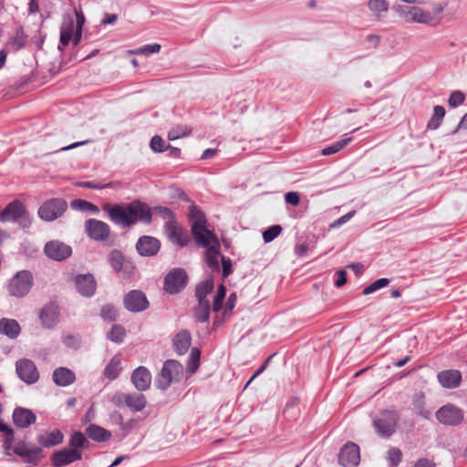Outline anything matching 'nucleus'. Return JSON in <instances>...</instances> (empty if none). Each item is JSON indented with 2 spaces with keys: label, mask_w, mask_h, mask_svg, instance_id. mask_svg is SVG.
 I'll return each mask as SVG.
<instances>
[{
  "label": "nucleus",
  "mask_w": 467,
  "mask_h": 467,
  "mask_svg": "<svg viewBox=\"0 0 467 467\" xmlns=\"http://www.w3.org/2000/svg\"><path fill=\"white\" fill-rule=\"evenodd\" d=\"M117 183H118V182H109V183H106V184L100 185V184L96 183V182H81V183H80V186H81V187H84V188L99 190V189H104V188H111V187H113L114 185H116Z\"/></svg>",
  "instance_id": "nucleus-54"
},
{
  "label": "nucleus",
  "mask_w": 467,
  "mask_h": 467,
  "mask_svg": "<svg viewBox=\"0 0 467 467\" xmlns=\"http://www.w3.org/2000/svg\"><path fill=\"white\" fill-rule=\"evenodd\" d=\"M200 357H201L200 350L197 348H193L191 350V354H190V357L187 361V369L191 374L194 373L198 369L199 363H200Z\"/></svg>",
  "instance_id": "nucleus-39"
},
{
  "label": "nucleus",
  "mask_w": 467,
  "mask_h": 467,
  "mask_svg": "<svg viewBox=\"0 0 467 467\" xmlns=\"http://www.w3.org/2000/svg\"><path fill=\"white\" fill-rule=\"evenodd\" d=\"M85 232L88 236L95 241H106L110 235V227L103 221L88 219L85 222Z\"/></svg>",
  "instance_id": "nucleus-10"
},
{
  "label": "nucleus",
  "mask_w": 467,
  "mask_h": 467,
  "mask_svg": "<svg viewBox=\"0 0 467 467\" xmlns=\"http://www.w3.org/2000/svg\"><path fill=\"white\" fill-rule=\"evenodd\" d=\"M117 315V309L112 305H105L100 311L101 317L109 322L116 320Z\"/></svg>",
  "instance_id": "nucleus-48"
},
{
  "label": "nucleus",
  "mask_w": 467,
  "mask_h": 467,
  "mask_svg": "<svg viewBox=\"0 0 467 467\" xmlns=\"http://www.w3.org/2000/svg\"><path fill=\"white\" fill-rule=\"evenodd\" d=\"M67 208V203L60 198L46 201L38 209V216L46 222H52L62 216Z\"/></svg>",
  "instance_id": "nucleus-6"
},
{
  "label": "nucleus",
  "mask_w": 467,
  "mask_h": 467,
  "mask_svg": "<svg viewBox=\"0 0 467 467\" xmlns=\"http://www.w3.org/2000/svg\"><path fill=\"white\" fill-rule=\"evenodd\" d=\"M76 288L83 296H92L95 294L97 284L90 274L79 275L75 278Z\"/></svg>",
  "instance_id": "nucleus-19"
},
{
  "label": "nucleus",
  "mask_w": 467,
  "mask_h": 467,
  "mask_svg": "<svg viewBox=\"0 0 467 467\" xmlns=\"http://www.w3.org/2000/svg\"><path fill=\"white\" fill-rule=\"evenodd\" d=\"M389 283H390V280L389 278L378 279V280L374 281L373 283H371L367 287H365L363 289L362 293L365 296L370 295V294L376 292L377 290H379L380 288L388 286Z\"/></svg>",
  "instance_id": "nucleus-41"
},
{
  "label": "nucleus",
  "mask_w": 467,
  "mask_h": 467,
  "mask_svg": "<svg viewBox=\"0 0 467 467\" xmlns=\"http://www.w3.org/2000/svg\"><path fill=\"white\" fill-rule=\"evenodd\" d=\"M360 461L359 448L353 442H348L340 450L338 462L344 467H356Z\"/></svg>",
  "instance_id": "nucleus-12"
},
{
  "label": "nucleus",
  "mask_w": 467,
  "mask_h": 467,
  "mask_svg": "<svg viewBox=\"0 0 467 467\" xmlns=\"http://www.w3.org/2000/svg\"><path fill=\"white\" fill-rule=\"evenodd\" d=\"M150 147L154 152H162L166 150L165 142L161 136L155 135L151 138Z\"/></svg>",
  "instance_id": "nucleus-53"
},
{
  "label": "nucleus",
  "mask_w": 467,
  "mask_h": 467,
  "mask_svg": "<svg viewBox=\"0 0 467 467\" xmlns=\"http://www.w3.org/2000/svg\"><path fill=\"white\" fill-rule=\"evenodd\" d=\"M87 443H88V441L81 432H75L69 441V445L72 447V450L84 448Z\"/></svg>",
  "instance_id": "nucleus-45"
},
{
  "label": "nucleus",
  "mask_w": 467,
  "mask_h": 467,
  "mask_svg": "<svg viewBox=\"0 0 467 467\" xmlns=\"http://www.w3.org/2000/svg\"><path fill=\"white\" fill-rule=\"evenodd\" d=\"M193 317L198 322H207L210 317L209 301H198V305L193 309Z\"/></svg>",
  "instance_id": "nucleus-32"
},
{
  "label": "nucleus",
  "mask_w": 467,
  "mask_h": 467,
  "mask_svg": "<svg viewBox=\"0 0 467 467\" xmlns=\"http://www.w3.org/2000/svg\"><path fill=\"white\" fill-rule=\"evenodd\" d=\"M445 113V109L442 106H435L433 109V115L429 120L427 128L429 130H437L440 127Z\"/></svg>",
  "instance_id": "nucleus-35"
},
{
  "label": "nucleus",
  "mask_w": 467,
  "mask_h": 467,
  "mask_svg": "<svg viewBox=\"0 0 467 467\" xmlns=\"http://www.w3.org/2000/svg\"><path fill=\"white\" fill-rule=\"evenodd\" d=\"M236 300H237L236 295L234 293H232L229 296L227 302L225 304L224 314L232 312V310L235 306Z\"/></svg>",
  "instance_id": "nucleus-61"
},
{
  "label": "nucleus",
  "mask_w": 467,
  "mask_h": 467,
  "mask_svg": "<svg viewBox=\"0 0 467 467\" xmlns=\"http://www.w3.org/2000/svg\"><path fill=\"white\" fill-rule=\"evenodd\" d=\"M388 461L389 462V464L392 467L398 466L399 463L401 462L402 453L400 450L397 448H391L388 451Z\"/></svg>",
  "instance_id": "nucleus-52"
},
{
  "label": "nucleus",
  "mask_w": 467,
  "mask_h": 467,
  "mask_svg": "<svg viewBox=\"0 0 467 467\" xmlns=\"http://www.w3.org/2000/svg\"><path fill=\"white\" fill-rule=\"evenodd\" d=\"M136 248L142 256H153L159 252L161 243L155 237L144 235L138 240Z\"/></svg>",
  "instance_id": "nucleus-17"
},
{
  "label": "nucleus",
  "mask_w": 467,
  "mask_h": 467,
  "mask_svg": "<svg viewBox=\"0 0 467 467\" xmlns=\"http://www.w3.org/2000/svg\"><path fill=\"white\" fill-rule=\"evenodd\" d=\"M124 257L121 252L118 250H113L110 252L109 255V262L111 265V267L116 272H120L123 265Z\"/></svg>",
  "instance_id": "nucleus-40"
},
{
  "label": "nucleus",
  "mask_w": 467,
  "mask_h": 467,
  "mask_svg": "<svg viewBox=\"0 0 467 467\" xmlns=\"http://www.w3.org/2000/svg\"><path fill=\"white\" fill-rule=\"evenodd\" d=\"M126 405L134 411H140L146 407V398L140 393L128 394Z\"/></svg>",
  "instance_id": "nucleus-31"
},
{
  "label": "nucleus",
  "mask_w": 467,
  "mask_h": 467,
  "mask_svg": "<svg viewBox=\"0 0 467 467\" xmlns=\"http://www.w3.org/2000/svg\"><path fill=\"white\" fill-rule=\"evenodd\" d=\"M436 418L441 424L455 426L462 421L463 413L458 407L452 404H447L437 410Z\"/></svg>",
  "instance_id": "nucleus-9"
},
{
  "label": "nucleus",
  "mask_w": 467,
  "mask_h": 467,
  "mask_svg": "<svg viewBox=\"0 0 467 467\" xmlns=\"http://www.w3.org/2000/svg\"><path fill=\"white\" fill-rule=\"evenodd\" d=\"M75 31L76 26L73 18L71 16L65 17L60 27V41L58 46L60 50L68 45Z\"/></svg>",
  "instance_id": "nucleus-24"
},
{
  "label": "nucleus",
  "mask_w": 467,
  "mask_h": 467,
  "mask_svg": "<svg viewBox=\"0 0 467 467\" xmlns=\"http://www.w3.org/2000/svg\"><path fill=\"white\" fill-rule=\"evenodd\" d=\"M0 220L4 223L17 222L23 227H28L31 223L26 207L19 201L10 202L0 213Z\"/></svg>",
  "instance_id": "nucleus-5"
},
{
  "label": "nucleus",
  "mask_w": 467,
  "mask_h": 467,
  "mask_svg": "<svg viewBox=\"0 0 467 467\" xmlns=\"http://www.w3.org/2000/svg\"><path fill=\"white\" fill-rule=\"evenodd\" d=\"M222 267H223V277H227L232 272V262L230 258L223 255L221 256Z\"/></svg>",
  "instance_id": "nucleus-57"
},
{
  "label": "nucleus",
  "mask_w": 467,
  "mask_h": 467,
  "mask_svg": "<svg viewBox=\"0 0 467 467\" xmlns=\"http://www.w3.org/2000/svg\"><path fill=\"white\" fill-rule=\"evenodd\" d=\"M352 140L351 137H347L341 140H338L328 147H326L322 150V154L325 156H328L331 154H335L344 149L350 141Z\"/></svg>",
  "instance_id": "nucleus-37"
},
{
  "label": "nucleus",
  "mask_w": 467,
  "mask_h": 467,
  "mask_svg": "<svg viewBox=\"0 0 467 467\" xmlns=\"http://www.w3.org/2000/svg\"><path fill=\"white\" fill-rule=\"evenodd\" d=\"M414 404L417 408L418 413L422 416L423 418H428L430 415V412L428 410H425L423 408L424 404V395L422 393H417L414 396Z\"/></svg>",
  "instance_id": "nucleus-51"
},
{
  "label": "nucleus",
  "mask_w": 467,
  "mask_h": 467,
  "mask_svg": "<svg viewBox=\"0 0 467 467\" xmlns=\"http://www.w3.org/2000/svg\"><path fill=\"white\" fill-rule=\"evenodd\" d=\"M16 371L18 378L28 385L34 384L39 379L36 366L30 359H18L16 363Z\"/></svg>",
  "instance_id": "nucleus-8"
},
{
  "label": "nucleus",
  "mask_w": 467,
  "mask_h": 467,
  "mask_svg": "<svg viewBox=\"0 0 467 467\" xmlns=\"http://www.w3.org/2000/svg\"><path fill=\"white\" fill-rule=\"evenodd\" d=\"M285 201L292 205H298L300 202L299 194L296 192H288L285 195Z\"/></svg>",
  "instance_id": "nucleus-58"
},
{
  "label": "nucleus",
  "mask_w": 467,
  "mask_h": 467,
  "mask_svg": "<svg viewBox=\"0 0 467 467\" xmlns=\"http://www.w3.org/2000/svg\"><path fill=\"white\" fill-rule=\"evenodd\" d=\"M432 16L431 13L426 12L423 9L417 6L410 7L406 14L407 23L430 24Z\"/></svg>",
  "instance_id": "nucleus-26"
},
{
  "label": "nucleus",
  "mask_w": 467,
  "mask_h": 467,
  "mask_svg": "<svg viewBox=\"0 0 467 467\" xmlns=\"http://www.w3.org/2000/svg\"><path fill=\"white\" fill-rule=\"evenodd\" d=\"M42 457V450L38 447H30L22 458L29 463L36 464Z\"/></svg>",
  "instance_id": "nucleus-44"
},
{
  "label": "nucleus",
  "mask_w": 467,
  "mask_h": 467,
  "mask_svg": "<svg viewBox=\"0 0 467 467\" xmlns=\"http://www.w3.org/2000/svg\"><path fill=\"white\" fill-rule=\"evenodd\" d=\"M213 289V279L212 277L199 284L195 290L198 301H209L206 297Z\"/></svg>",
  "instance_id": "nucleus-34"
},
{
  "label": "nucleus",
  "mask_w": 467,
  "mask_h": 467,
  "mask_svg": "<svg viewBox=\"0 0 467 467\" xmlns=\"http://www.w3.org/2000/svg\"><path fill=\"white\" fill-rule=\"evenodd\" d=\"M52 378L55 384L60 387L69 386L76 379L74 372L64 367L56 368L53 372Z\"/></svg>",
  "instance_id": "nucleus-25"
},
{
  "label": "nucleus",
  "mask_w": 467,
  "mask_h": 467,
  "mask_svg": "<svg viewBox=\"0 0 467 467\" xmlns=\"http://www.w3.org/2000/svg\"><path fill=\"white\" fill-rule=\"evenodd\" d=\"M192 337L188 331H180L173 338L174 349L178 355L186 353L191 346Z\"/></svg>",
  "instance_id": "nucleus-27"
},
{
  "label": "nucleus",
  "mask_w": 467,
  "mask_h": 467,
  "mask_svg": "<svg viewBox=\"0 0 467 467\" xmlns=\"http://www.w3.org/2000/svg\"><path fill=\"white\" fill-rule=\"evenodd\" d=\"M355 214V211H351L349 213H348L347 214L339 217L337 220H336L333 223H332V227H337V226H340L342 224H344L345 223H347L353 215Z\"/></svg>",
  "instance_id": "nucleus-62"
},
{
  "label": "nucleus",
  "mask_w": 467,
  "mask_h": 467,
  "mask_svg": "<svg viewBox=\"0 0 467 467\" xmlns=\"http://www.w3.org/2000/svg\"><path fill=\"white\" fill-rule=\"evenodd\" d=\"M465 100V95L460 91H452L449 97L448 103L451 108H456L462 105Z\"/></svg>",
  "instance_id": "nucleus-50"
},
{
  "label": "nucleus",
  "mask_w": 467,
  "mask_h": 467,
  "mask_svg": "<svg viewBox=\"0 0 467 467\" xmlns=\"http://www.w3.org/2000/svg\"><path fill=\"white\" fill-rule=\"evenodd\" d=\"M161 50V45L159 44H151V45H146L142 47H140L136 50L130 51L132 54L136 55H150L154 53H158Z\"/></svg>",
  "instance_id": "nucleus-49"
},
{
  "label": "nucleus",
  "mask_w": 467,
  "mask_h": 467,
  "mask_svg": "<svg viewBox=\"0 0 467 467\" xmlns=\"http://www.w3.org/2000/svg\"><path fill=\"white\" fill-rule=\"evenodd\" d=\"M183 374L182 365L175 359H168L156 378V387L161 390L167 389L173 382L179 381Z\"/></svg>",
  "instance_id": "nucleus-3"
},
{
  "label": "nucleus",
  "mask_w": 467,
  "mask_h": 467,
  "mask_svg": "<svg viewBox=\"0 0 467 467\" xmlns=\"http://www.w3.org/2000/svg\"><path fill=\"white\" fill-rule=\"evenodd\" d=\"M155 212L167 221L175 220L173 213L167 207H156Z\"/></svg>",
  "instance_id": "nucleus-56"
},
{
  "label": "nucleus",
  "mask_w": 467,
  "mask_h": 467,
  "mask_svg": "<svg viewBox=\"0 0 467 467\" xmlns=\"http://www.w3.org/2000/svg\"><path fill=\"white\" fill-rule=\"evenodd\" d=\"M81 459V452L78 450H61L56 451L52 457V463L55 467H62Z\"/></svg>",
  "instance_id": "nucleus-20"
},
{
  "label": "nucleus",
  "mask_w": 467,
  "mask_h": 467,
  "mask_svg": "<svg viewBox=\"0 0 467 467\" xmlns=\"http://www.w3.org/2000/svg\"><path fill=\"white\" fill-rule=\"evenodd\" d=\"M213 239L209 240V244L204 247L207 248L205 253V262L208 267L213 272L220 271L219 256H220V243L217 237L213 234Z\"/></svg>",
  "instance_id": "nucleus-16"
},
{
  "label": "nucleus",
  "mask_w": 467,
  "mask_h": 467,
  "mask_svg": "<svg viewBox=\"0 0 467 467\" xmlns=\"http://www.w3.org/2000/svg\"><path fill=\"white\" fill-rule=\"evenodd\" d=\"M0 334L9 338H16L20 334V326L15 319L2 318L0 319Z\"/></svg>",
  "instance_id": "nucleus-28"
},
{
  "label": "nucleus",
  "mask_w": 467,
  "mask_h": 467,
  "mask_svg": "<svg viewBox=\"0 0 467 467\" xmlns=\"http://www.w3.org/2000/svg\"><path fill=\"white\" fill-rule=\"evenodd\" d=\"M337 281L335 282V285L337 287H340L342 286L343 285L346 284L347 282V278H346V271L345 270H338L337 272Z\"/></svg>",
  "instance_id": "nucleus-63"
},
{
  "label": "nucleus",
  "mask_w": 467,
  "mask_h": 467,
  "mask_svg": "<svg viewBox=\"0 0 467 467\" xmlns=\"http://www.w3.org/2000/svg\"><path fill=\"white\" fill-rule=\"evenodd\" d=\"M282 232V227L278 224L272 225L263 233L265 243H270L276 238Z\"/></svg>",
  "instance_id": "nucleus-47"
},
{
  "label": "nucleus",
  "mask_w": 467,
  "mask_h": 467,
  "mask_svg": "<svg viewBox=\"0 0 467 467\" xmlns=\"http://www.w3.org/2000/svg\"><path fill=\"white\" fill-rule=\"evenodd\" d=\"M71 206L73 208L79 209L81 211H88L93 213H97L99 211L97 205L84 200H74L71 202Z\"/></svg>",
  "instance_id": "nucleus-43"
},
{
  "label": "nucleus",
  "mask_w": 467,
  "mask_h": 467,
  "mask_svg": "<svg viewBox=\"0 0 467 467\" xmlns=\"http://www.w3.org/2000/svg\"><path fill=\"white\" fill-rule=\"evenodd\" d=\"M29 448L25 441H19L13 447V451L16 455L23 457Z\"/></svg>",
  "instance_id": "nucleus-59"
},
{
  "label": "nucleus",
  "mask_w": 467,
  "mask_h": 467,
  "mask_svg": "<svg viewBox=\"0 0 467 467\" xmlns=\"http://www.w3.org/2000/svg\"><path fill=\"white\" fill-rule=\"evenodd\" d=\"M126 337V331L124 327L120 325H114L108 334V338L115 343H121L123 342L124 338Z\"/></svg>",
  "instance_id": "nucleus-38"
},
{
  "label": "nucleus",
  "mask_w": 467,
  "mask_h": 467,
  "mask_svg": "<svg viewBox=\"0 0 467 467\" xmlns=\"http://www.w3.org/2000/svg\"><path fill=\"white\" fill-rule=\"evenodd\" d=\"M14 423L19 428H27L36 422V415L25 408H16L13 412Z\"/></svg>",
  "instance_id": "nucleus-23"
},
{
  "label": "nucleus",
  "mask_w": 467,
  "mask_h": 467,
  "mask_svg": "<svg viewBox=\"0 0 467 467\" xmlns=\"http://www.w3.org/2000/svg\"><path fill=\"white\" fill-rule=\"evenodd\" d=\"M47 257L55 261H62L70 256L71 247L59 241H50L45 246Z\"/></svg>",
  "instance_id": "nucleus-13"
},
{
  "label": "nucleus",
  "mask_w": 467,
  "mask_h": 467,
  "mask_svg": "<svg viewBox=\"0 0 467 467\" xmlns=\"http://www.w3.org/2000/svg\"><path fill=\"white\" fill-rule=\"evenodd\" d=\"M59 315L57 305L53 303L46 305L39 312L42 326L47 329L55 327L59 321Z\"/></svg>",
  "instance_id": "nucleus-15"
},
{
  "label": "nucleus",
  "mask_w": 467,
  "mask_h": 467,
  "mask_svg": "<svg viewBox=\"0 0 467 467\" xmlns=\"http://www.w3.org/2000/svg\"><path fill=\"white\" fill-rule=\"evenodd\" d=\"M399 420L398 412L394 410H384L378 419L374 420L373 425L380 436L388 438L395 432Z\"/></svg>",
  "instance_id": "nucleus-7"
},
{
  "label": "nucleus",
  "mask_w": 467,
  "mask_h": 467,
  "mask_svg": "<svg viewBox=\"0 0 467 467\" xmlns=\"http://www.w3.org/2000/svg\"><path fill=\"white\" fill-rule=\"evenodd\" d=\"M63 342L67 347L78 348L80 345V338L75 335H65L63 337Z\"/></svg>",
  "instance_id": "nucleus-55"
},
{
  "label": "nucleus",
  "mask_w": 467,
  "mask_h": 467,
  "mask_svg": "<svg viewBox=\"0 0 467 467\" xmlns=\"http://www.w3.org/2000/svg\"><path fill=\"white\" fill-rule=\"evenodd\" d=\"M437 378L441 385L446 389H455L462 381V374L456 369L443 370L438 374Z\"/></svg>",
  "instance_id": "nucleus-22"
},
{
  "label": "nucleus",
  "mask_w": 467,
  "mask_h": 467,
  "mask_svg": "<svg viewBox=\"0 0 467 467\" xmlns=\"http://www.w3.org/2000/svg\"><path fill=\"white\" fill-rule=\"evenodd\" d=\"M368 6L369 10L376 16H379L381 13L386 12L389 8V5L385 0H369Z\"/></svg>",
  "instance_id": "nucleus-42"
},
{
  "label": "nucleus",
  "mask_w": 467,
  "mask_h": 467,
  "mask_svg": "<svg viewBox=\"0 0 467 467\" xmlns=\"http://www.w3.org/2000/svg\"><path fill=\"white\" fill-rule=\"evenodd\" d=\"M413 467H435V464L427 459H420Z\"/></svg>",
  "instance_id": "nucleus-64"
},
{
  "label": "nucleus",
  "mask_w": 467,
  "mask_h": 467,
  "mask_svg": "<svg viewBox=\"0 0 467 467\" xmlns=\"http://www.w3.org/2000/svg\"><path fill=\"white\" fill-rule=\"evenodd\" d=\"M127 395L128 394H124V393H120V392H118V393H115L111 398H110V401L116 405V406H120L122 405L123 403L126 404L127 402Z\"/></svg>",
  "instance_id": "nucleus-60"
},
{
  "label": "nucleus",
  "mask_w": 467,
  "mask_h": 467,
  "mask_svg": "<svg viewBox=\"0 0 467 467\" xmlns=\"http://www.w3.org/2000/svg\"><path fill=\"white\" fill-rule=\"evenodd\" d=\"M102 210L108 213L111 222L124 228L135 224L138 221L147 223L151 221L150 209L140 201H133L126 205L105 203Z\"/></svg>",
  "instance_id": "nucleus-1"
},
{
  "label": "nucleus",
  "mask_w": 467,
  "mask_h": 467,
  "mask_svg": "<svg viewBox=\"0 0 467 467\" xmlns=\"http://www.w3.org/2000/svg\"><path fill=\"white\" fill-rule=\"evenodd\" d=\"M33 285V275L29 271L17 272L7 285L10 296L20 298L26 296Z\"/></svg>",
  "instance_id": "nucleus-4"
},
{
  "label": "nucleus",
  "mask_w": 467,
  "mask_h": 467,
  "mask_svg": "<svg viewBox=\"0 0 467 467\" xmlns=\"http://www.w3.org/2000/svg\"><path fill=\"white\" fill-rule=\"evenodd\" d=\"M187 283V275L184 270L176 268L171 271L164 281V288L170 294H176L182 289Z\"/></svg>",
  "instance_id": "nucleus-11"
},
{
  "label": "nucleus",
  "mask_w": 467,
  "mask_h": 467,
  "mask_svg": "<svg viewBox=\"0 0 467 467\" xmlns=\"http://www.w3.org/2000/svg\"><path fill=\"white\" fill-rule=\"evenodd\" d=\"M189 217L192 221V234L199 246H205L209 244V240H214V234L207 229L205 215L199 208L191 205Z\"/></svg>",
  "instance_id": "nucleus-2"
},
{
  "label": "nucleus",
  "mask_w": 467,
  "mask_h": 467,
  "mask_svg": "<svg viewBox=\"0 0 467 467\" xmlns=\"http://www.w3.org/2000/svg\"><path fill=\"white\" fill-rule=\"evenodd\" d=\"M125 307L131 312H140L148 307L145 295L138 290L130 291L124 298Z\"/></svg>",
  "instance_id": "nucleus-14"
},
{
  "label": "nucleus",
  "mask_w": 467,
  "mask_h": 467,
  "mask_svg": "<svg viewBox=\"0 0 467 467\" xmlns=\"http://www.w3.org/2000/svg\"><path fill=\"white\" fill-rule=\"evenodd\" d=\"M164 228L165 234L172 243L182 247L188 244L189 239L185 232H183L182 229L177 225L175 220L167 221Z\"/></svg>",
  "instance_id": "nucleus-18"
},
{
  "label": "nucleus",
  "mask_w": 467,
  "mask_h": 467,
  "mask_svg": "<svg viewBox=\"0 0 467 467\" xmlns=\"http://www.w3.org/2000/svg\"><path fill=\"white\" fill-rule=\"evenodd\" d=\"M131 382L138 390H147L151 383L150 372L146 367L140 366L137 368L132 372Z\"/></svg>",
  "instance_id": "nucleus-21"
},
{
  "label": "nucleus",
  "mask_w": 467,
  "mask_h": 467,
  "mask_svg": "<svg viewBox=\"0 0 467 467\" xmlns=\"http://www.w3.org/2000/svg\"><path fill=\"white\" fill-rule=\"evenodd\" d=\"M120 364V358L118 356L113 357L104 369L105 377L108 378L109 380L118 378L121 371Z\"/></svg>",
  "instance_id": "nucleus-33"
},
{
  "label": "nucleus",
  "mask_w": 467,
  "mask_h": 467,
  "mask_svg": "<svg viewBox=\"0 0 467 467\" xmlns=\"http://www.w3.org/2000/svg\"><path fill=\"white\" fill-rule=\"evenodd\" d=\"M192 132V129L186 125H177L171 128L168 132V139L174 140L188 136Z\"/></svg>",
  "instance_id": "nucleus-36"
},
{
  "label": "nucleus",
  "mask_w": 467,
  "mask_h": 467,
  "mask_svg": "<svg viewBox=\"0 0 467 467\" xmlns=\"http://www.w3.org/2000/svg\"><path fill=\"white\" fill-rule=\"evenodd\" d=\"M63 434L58 430H54L50 432L39 434L37 436V441L44 447H53L60 444L63 441Z\"/></svg>",
  "instance_id": "nucleus-29"
},
{
  "label": "nucleus",
  "mask_w": 467,
  "mask_h": 467,
  "mask_svg": "<svg viewBox=\"0 0 467 467\" xmlns=\"http://www.w3.org/2000/svg\"><path fill=\"white\" fill-rule=\"evenodd\" d=\"M86 434L93 441L98 442H102L105 441H108L111 437L110 431H107L106 429L96 425V424H90L86 429Z\"/></svg>",
  "instance_id": "nucleus-30"
},
{
  "label": "nucleus",
  "mask_w": 467,
  "mask_h": 467,
  "mask_svg": "<svg viewBox=\"0 0 467 467\" xmlns=\"http://www.w3.org/2000/svg\"><path fill=\"white\" fill-rule=\"evenodd\" d=\"M226 288L223 285H221L217 288V293L214 296L213 303V310L214 312L219 311L222 308L223 301L225 297Z\"/></svg>",
  "instance_id": "nucleus-46"
}]
</instances>
